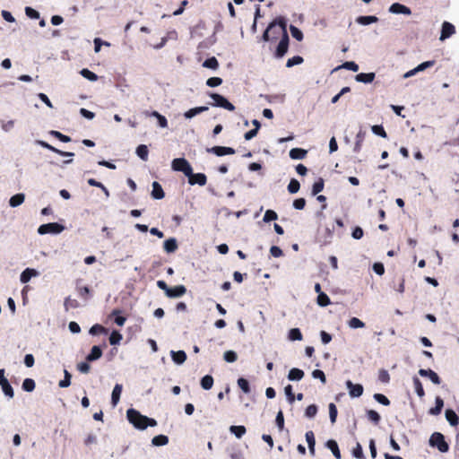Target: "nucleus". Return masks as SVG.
<instances>
[{"mask_svg":"<svg viewBox=\"0 0 459 459\" xmlns=\"http://www.w3.org/2000/svg\"><path fill=\"white\" fill-rule=\"evenodd\" d=\"M284 33H288L287 22L284 17L280 16L268 25L263 33L262 39L264 41H274L280 37H283Z\"/></svg>","mask_w":459,"mask_h":459,"instance_id":"obj_1","label":"nucleus"},{"mask_svg":"<svg viewBox=\"0 0 459 459\" xmlns=\"http://www.w3.org/2000/svg\"><path fill=\"white\" fill-rule=\"evenodd\" d=\"M126 417L128 421L138 429H145L148 426L155 427L157 425V421L154 419L148 418L141 414L135 409H128L126 411Z\"/></svg>","mask_w":459,"mask_h":459,"instance_id":"obj_2","label":"nucleus"},{"mask_svg":"<svg viewBox=\"0 0 459 459\" xmlns=\"http://www.w3.org/2000/svg\"><path fill=\"white\" fill-rule=\"evenodd\" d=\"M429 445L437 447L439 452L446 453L449 450V445L445 440V437L440 432H434L429 438Z\"/></svg>","mask_w":459,"mask_h":459,"instance_id":"obj_3","label":"nucleus"},{"mask_svg":"<svg viewBox=\"0 0 459 459\" xmlns=\"http://www.w3.org/2000/svg\"><path fill=\"white\" fill-rule=\"evenodd\" d=\"M209 96L213 100V102L211 103L212 106L223 108L229 111L235 110V106L232 103H230L226 98H224L222 95L212 92V93H210Z\"/></svg>","mask_w":459,"mask_h":459,"instance_id":"obj_4","label":"nucleus"},{"mask_svg":"<svg viewBox=\"0 0 459 459\" xmlns=\"http://www.w3.org/2000/svg\"><path fill=\"white\" fill-rule=\"evenodd\" d=\"M172 169L176 171L183 172L186 176L190 175L192 167L184 158H176L172 160Z\"/></svg>","mask_w":459,"mask_h":459,"instance_id":"obj_5","label":"nucleus"},{"mask_svg":"<svg viewBox=\"0 0 459 459\" xmlns=\"http://www.w3.org/2000/svg\"><path fill=\"white\" fill-rule=\"evenodd\" d=\"M64 230V226L57 222H50L42 224L39 227L38 232L40 235L53 233L58 234Z\"/></svg>","mask_w":459,"mask_h":459,"instance_id":"obj_6","label":"nucleus"},{"mask_svg":"<svg viewBox=\"0 0 459 459\" xmlns=\"http://www.w3.org/2000/svg\"><path fill=\"white\" fill-rule=\"evenodd\" d=\"M290 38L288 33H284L283 37L281 38L280 42L274 52L276 58H281L285 56L289 48Z\"/></svg>","mask_w":459,"mask_h":459,"instance_id":"obj_7","label":"nucleus"},{"mask_svg":"<svg viewBox=\"0 0 459 459\" xmlns=\"http://www.w3.org/2000/svg\"><path fill=\"white\" fill-rule=\"evenodd\" d=\"M188 178V183L190 185H199L204 186L207 182V178L204 173H193V169L191 170L190 175L186 176Z\"/></svg>","mask_w":459,"mask_h":459,"instance_id":"obj_8","label":"nucleus"},{"mask_svg":"<svg viewBox=\"0 0 459 459\" xmlns=\"http://www.w3.org/2000/svg\"><path fill=\"white\" fill-rule=\"evenodd\" d=\"M207 152L217 156L232 155L236 152L233 148L224 146H213L212 148H208Z\"/></svg>","mask_w":459,"mask_h":459,"instance_id":"obj_9","label":"nucleus"},{"mask_svg":"<svg viewBox=\"0 0 459 459\" xmlns=\"http://www.w3.org/2000/svg\"><path fill=\"white\" fill-rule=\"evenodd\" d=\"M455 33V26L448 22H444L442 24L441 34H440L439 39L443 41V40L448 39L449 37H451Z\"/></svg>","mask_w":459,"mask_h":459,"instance_id":"obj_10","label":"nucleus"},{"mask_svg":"<svg viewBox=\"0 0 459 459\" xmlns=\"http://www.w3.org/2000/svg\"><path fill=\"white\" fill-rule=\"evenodd\" d=\"M346 386L351 397H359L363 394V386L360 384H353L351 380H347Z\"/></svg>","mask_w":459,"mask_h":459,"instance_id":"obj_11","label":"nucleus"},{"mask_svg":"<svg viewBox=\"0 0 459 459\" xmlns=\"http://www.w3.org/2000/svg\"><path fill=\"white\" fill-rule=\"evenodd\" d=\"M186 292V288L184 285H178L173 288H169L167 296L169 298H178L185 295Z\"/></svg>","mask_w":459,"mask_h":459,"instance_id":"obj_12","label":"nucleus"},{"mask_svg":"<svg viewBox=\"0 0 459 459\" xmlns=\"http://www.w3.org/2000/svg\"><path fill=\"white\" fill-rule=\"evenodd\" d=\"M419 374L421 376V377H428L431 381L432 383H434L435 385H439L441 380H440V377H438V375L433 371L432 369H420L419 370Z\"/></svg>","mask_w":459,"mask_h":459,"instance_id":"obj_13","label":"nucleus"},{"mask_svg":"<svg viewBox=\"0 0 459 459\" xmlns=\"http://www.w3.org/2000/svg\"><path fill=\"white\" fill-rule=\"evenodd\" d=\"M367 135L366 131L360 129L356 134L355 143L353 147V152L359 153L361 151L363 142Z\"/></svg>","mask_w":459,"mask_h":459,"instance_id":"obj_14","label":"nucleus"},{"mask_svg":"<svg viewBox=\"0 0 459 459\" xmlns=\"http://www.w3.org/2000/svg\"><path fill=\"white\" fill-rule=\"evenodd\" d=\"M389 12L393 13H403L406 15H410L411 13L409 7L399 3L393 4L389 8Z\"/></svg>","mask_w":459,"mask_h":459,"instance_id":"obj_15","label":"nucleus"},{"mask_svg":"<svg viewBox=\"0 0 459 459\" xmlns=\"http://www.w3.org/2000/svg\"><path fill=\"white\" fill-rule=\"evenodd\" d=\"M0 385L2 387L4 394L7 397L13 398L14 396L13 389L5 377H3L2 379H0Z\"/></svg>","mask_w":459,"mask_h":459,"instance_id":"obj_16","label":"nucleus"},{"mask_svg":"<svg viewBox=\"0 0 459 459\" xmlns=\"http://www.w3.org/2000/svg\"><path fill=\"white\" fill-rule=\"evenodd\" d=\"M165 194L164 191L160 186V184L157 181H154L152 183V196L154 199H162L164 197Z\"/></svg>","mask_w":459,"mask_h":459,"instance_id":"obj_17","label":"nucleus"},{"mask_svg":"<svg viewBox=\"0 0 459 459\" xmlns=\"http://www.w3.org/2000/svg\"><path fill=\"white\" fill-rule=\"evenodd\" d=\"M445 415H446V420L450 423L451 426L455 427L459 424V417L457 416L455 411H453L452 409H447L446 411Z\"/></svg>","mask_w":459,"mask_h":459,"instance_id":"obj_18","label":"nucleus"},{"mask_svg":"<svg viewBox=\"0 0 459 459\" xmlns=\"http://www.w3.org/2000/svg\"><path fill=\"white\" fill-rule=\"evenodd\" d=\"M39 273L35 269L26 268L21 274L20 280L22 283L28 282L31 277L37 276Z\"/></svg>","mask_w":459,"mask_h":459,"instance_id":"obj_19","label":"nucleus"},{"mask_svg":"<svg viewBox=\"0 0 459 459\" xmlns=\"http://www.w3.org/2000/svg\"><path fill=\"white\" fill-rule=\"evenodd\" d=\"M375 76H376L375 73H368V74L360 73L355 76V79L357 82H359L370 83L374 81Z\"/></svg>","mask_w":459,"mask_h":459,"instance_id":"obj_20","label":"nucleus"},{"mask_svg":"<svg viewBox=\"0 0 459 459\" xmlns=\"http://www.w3.org/2000/svg\"><path fill=\"white\" fill-rule=\"evenodd\" d=\"M102 356V351L99 346H93L91 352L87 355V361H94L99 359Z\"/></svg>","mask_w":459,"mask_h":459,"instance_id":"obj_21","label":"nucleus"},{"mask_svg":"<svg viewBox=\"0 0 459 459\" xmlns=\"http://www.w3.org/2000/svg\"><path fill=\"white\" fill-rule=\"evenodd\" d=\"M122 389H123V386L120 384H117L114 386V389H113L112 394H111V403L114 406H116L117 404V403L119 402Z\"/></svg>","mask_w":459,"mask_h":459,"instance_id":"obj_22","label":"nucleus"},{"mask_svg":"<svg viewBox=\"0 0 459 459\" xmlns=\"http://www.w3.org/2000/svg\"><path fill=\"white\" fill-rule=\"evenodd\" d=\"M303 377H304V371L299 368H291L288 374V378L290 381H299V380L302 379Z\"/></svg>","mask_w":459,"mask_h":459,"instance_id":"obj_23","label":"nucleus"},{"mask_svg":"<svg viewBox=\"0 0 459 459\" xmlns=\"http://www.w3.org/2000/svg\"><path fill=\"white\" fill-rule=\"evenodd\" d=\"M435 407L429 410V414L431 415H438L441 413V411L444 407V401L440 396H437L435 399Z\"/></svg>","mask_w":459,"mask_h":459,"instance_id":"obj_24","label":"nucleus"},{"mask_svg":"<svg viewBox=\"0 0 459 459\" xmlns=\"http://www.w3.org/2000/svg\"><path fill=\"white\" fill-rule=\"evenodd\" d=\"M164 250L167 253H174L178 249V243L176 238H170L164 241Z\"/></svg>","mask_w":459,"mask_h":459,"instance_id":"obj_25","label":"nucleus"},{"mask_svg":"<svg viewBox=\"0 0 459 459\" xmlns=\"http://www.w3.org/2000/svg\"><path fill=\"white\" fill-rule=\"evenodd\" d=\"M326 446L332 451L336 459H341V452L335 440L330 439L326 442Z\"/></svg>","mask_w":459,"mask_h":459,"instance_id":"obj_26","label":"nucleus"},{"mask_svg":"<svg viewBox=\"0 0 459 459\" xmlns=\"http://www.w3.org/2000/svg\"><path fill=\"white\" fill-rule=\"evenodd\" d=\"M171 358L177 364H183L186 359V354L184 351H171Z\"/></svg>","mask_w":459,"mask_h":459,"instance_id":"obj_27","label":"nucleus"},{"mask_svg":"<svg viewBox=\"0 0 459 459\" xmlns=\"http://www.w3.org/2000/svg\"><path fill=\"white\" fill-rule=\"evenodd\" d=\"M307 151L301 148H293L290 151V157L293 160L304 159L307 155Z\"/></svg>","mask_w":459,"mask_h":459,"instance_id":"obj_28","label":"nucleus"},{"mask_svg":"<svg viewBox=\"0 0 459 459\" xmlns=\"http://www.w3.org/2000/svg\"><path fill=\"white\" fill-rule=\"evenodd\" d=\"M121 313L122 311L120 309H114L109 316L110 317L115 316L114 322L118 326H123L126 321V317L120 316Z\"/></svg>","mask_w":459,"mask_h":459,"instance_id":"obj_29","label":"nucleus"},{"mask_svg":"<svg viewBox=\"0 0 459 459\" xmlns=\"http://www.w3.org/2000/svg\"><path fill=\"white\" fill-rule=\"evenodd\" d=\"M76 290H77L78 295L82 299H83L85 300L90 299V297H91V290H90V288L88 286H81L77 282V284H76Z\"/></svg>","mask_w":459,"mask_h":459,"instance_id":"obj_30","label":"nucleus"},{"mask_svg":"<svg viewBox=\"0 0 459 459\" xmlns=\"http://www.w3.org/2000/svg\"><path fill=\"white\" fill-rule=\"evenodd\" d=\"M25 200L24 194H16L13 195L9 200V204L12 207H17L21 205Z\"/></svg>","mask_w":459,"mask_h":459,"instance_id":"obj_31","label":"nucleus"},{"mask_svg":"<svg viewBox=\"0 0 459 459\" xmlns=\"http://www.w3.org/2000/svg\"><path fill=\"white\" fill-rule=\"evenodd\" d=\"M377 21H378L377 17V16H373V15H368V16H359V17L356 19V22H357L359 24H361V25H368V24H371V23L377 22Z\"/></svg>","mask_w":459,"mask_h":459,"instance_id":"obj_32","label":"nucleus"},{"mask_svg":"<svg viewBox=\"0 0 459 459\" xmlns=\"http://www.w3.org/2000/svg\"><path fill=\"white\" fill-rule=\"evenodd\" d=\"M207 109H208L207 107L193 108H190L189 110H187L186 112H185L184 116L186 118H192L195 116L201 114L202 112L206 111Z\"/></svg>","mask_w":459,"mask_h":459,"instance_id":"obj_33","label":"nucleus"},{"mask_svg":"<svg viewBox=\"0 0 459 459\" xmlns=\"http://www.w3.org/2000/svg\"><path fill=\"white\" fill-rule=\"evenodd\" d=\"M136 154L138 155V157L141 160L146 161L148 160V155H149L148 147L144 144H140L136 148Z\"/></svg>","mask_w":459,"mask_h":459,"instance_id":"obj_34","label":"nucleus"},{"mask_svg":"<svg viewBox=\"0 0 459 459\" xmlns=\"http://www.w3.org/2000/svg\"><path fill=\"white\" fill-rule=\"evenodd\" d=\"M152 443L156 446H165L169 443V437L165 435H158L152 438Z\"/></svg>","mask_w":459,"mask_h":459,"instance_id":"obj_35","label":"nucleus"},{"mask_svg":"<svg viewBox=\"0 0 459 459\" xmlns=\"http://www.w3.org/2000/svg\"><path fill=\"white\" fill-rule=\"evenodd\" d=\"M213 385V377L210 375H206L201 379V386L204 390H210Z\"/></svg>","mask_w":459,"mask_h":459,"instance_id":"obj_36","label":"nucleus"},{"mask_svg":"<svg viewBox=\"0 0 459 459\" xmlns=\"http://www.w3.org/2000/svg\"><path fill=\"white\" fill-rule=\"evenodd\" d=\"M325 186V181L322 178H319L317 181H316L312 186V195H316L321 191H323Z\"/></svg>","mask_w":459,"mask_h":459,"instance_id":"obj_37","label":"nucleus"},{"mask_svg":"<svg viewBox=\"0 0 459 459\" xmlns=\"http://www.w3.org/2000/svg\"><path fill=\"white\" fill-rule=\"evenodd\" d=\"M80 304L75 299H72L71 297H67L65 299L64 307L66 311H68L71 308H77L79 307Z\"/></svg>","mask_w":459,"mask_h":459,"instance_id":"obj_38","label":"nucleus"},{"mask_svg":"<svg viewBox=\"0 0 459 459\" xmlns=\"http://www.w3.org/2000/svg\"><path fill=\"white\" fill-rule=\"evenodd\" d=\"M230 431L234 434L238 438L242 437L243 435L246 434L247 429L245 426H231L230 428Z\"/></svg>","mask_w":459,"mask_h":459,"instance_id":"obj_39","label":"nucleus"},{"mask_svg":"<svg viewBox=\"0 0 459 459\" xmlns=\"http://www.w3.org/2000/svg\"><path fill=\"white\" fill-rule=\"evenodd\" d=\"M368 419L372 421L375 425H377L380 422L381 417L379 413L374 410L367 411Z\"/></svg>","mask_w":459,"mask_h":459,"instance_id":"obj_40","label":"nucleus"},{"mask_svg":"<svg viewBox=\"0 0 459 459\" xmlns=\"http://www.w3.org/2000/svg\"><path fill=\"white\" fill-rule=\"evenodd\" d=\"M108 331L107 328H105L103 325H99V324L92 325L89 331V333L92 335L100 334V333L106 334V333H108Z\"/></svg>","mask_w":459,"mask_h":459,"instance_id":"obj_41","label":"nucleus"},{"mask_svg":"<svg viewBox=\"0 0 459 459\" xmlns=\"http://www.w3.org/2000/svg\"><path fill=\"white\" fill-rule=\"evenodd\" d=\"M413 385H414V388H415V391H416L418 396L420 398L424 397L425 391L423 389L420 380L418 377H413Z\"/></svg>","mask_w":459,"mask_h":459,"instance_id":"obj_42","label":"nucleus"},{"mask_svg":"<svg viewBox=\"0 0 459 459\" xmlns=\"http://www.w3.org/2000/svg\"><path fill=\"white\" fill-rule=\"evenodd\" d=\"M316 302L320 307H326L331 303L329 297L325 292H320L317 295Z\"/></svg>","mask_w":459,"mask_h":459,"instance_id":"obj_43","label":"nucleus"},{"mask_svg":"<svg viewBox=\"0 0 459 459\" xmlns=\"http://www.w3.org/2000/svg\"><path fill=\"white\" fill-rule=\"evenodd\" d=\"M303 338L302 333L299 328H292L289 332V339L290 341H301Z\"/></svg>","mask_w":459,"mask_h":459,"instance_id":"obj_44","label":"nucleus"},{"mask_svg":"<svg viewBox=\"0 0 459 459\" xmlns=\"http://www.w3.org/2000/svg\"><path fill=\"white\" fill-rule=\"evenodd\" d=\"M35 385V381L32 378H26L23 380L22 387L26 392H32Z\"/></svg>","mask_w":459,"mask_h":459,"instance_id":"obj_45","label":"nucleus"},{"mask_svg":"<svg viewBox=\"0 0 459 459\" xmlns=\"http://www.w3.org/2000/svg\"><path fill=\"white\" fill-rule=\"evenodd\" d=\"M203 65L204 67H206V68H210V69L215 70V69H217L219 67V62H218V60L214 56H212V57H210V58H207L204 62Z\"/></svg>","mask_w":459,"mask_h":459,"instance_id":"obj_46","label":"nucleus"},{"mask_svg":"<svg viewBox=\"0 0 459 459\" xmlns=\"http://www.w3.org/2000/svg\"><path fill=\"white\" fill-rule=\"evenodd\" d=\"M238 385L245 394H248L251 391L248 381L244 377L238 379Z\"/></svg>","mask_w":459,"mask_h":459,"instance_id":"obj_47","label":"nucleus"},{"mask_svg":"<svg viewBox=\"0 0 459 459\" xmlns=\"http://www.w3.org/2000/svg\"><path fill=\"white\" fill-rule=\"evenodd\" d=\"M49 134L54 136L55 138L58 139L59 141L63 143H69L71 142V137L65 134H63L59 131L52 130L49 132Z\"/></svg>","mask_w":459,"mask_h":459,"instance_id":"obj_48","label":"nucleus"},{"mask_svg":"<svg viewBox=\"0 0 459 459\" xmlns=\"http://www.w3.org/2000/svg\"><path fill=\"white\" fill-rule=\"evenodd\" d=\"M80 74L86 79L91 82H95L98 80V75L94 74L93 72L90 71L87 68H83Z\"/></svg>","mask_w":459,"mask_h":459,"instance_id":"obj_49","label":"nucleus"},{"mask_svg":"<svg viewBox=\"0 0 459 459\" xmlns=\"http://www.w3.org/2000/svg\"><path fill=\"white\" fill-rule=\"evenodd\" d=\"M299 188H300L299 182L295 178L290 179V181L288 185V191L290 194H295L299 190Z\"/></svg>","mask_w":459,"mask_h":459,"instance_id":"obj_50","label":"nucleus"},{"mask_svg":"<svg viewBox=\"0 0 459 459\" xmlns=\"http://www.w3.org/2000/svg\"><path fill=\"white\" fill-rule=\"evenodd\" d=\"M64 375V379L58 384L61 388L68 387L71 385V374L65 369Z\"/></svg>","mask_w":459,"mask_h":459,"instance_id":"obj_51","label":"nucleus"},{"mask_svg":"<svg viewBox=\"0 0 459 459\" xmlns=\"http://www.w3.org/2000/svg\"><path fill=\"white\" fill-rule=\"evenodd\" d=\"M122 338V334L119 332L113 331L109 336V343L111 345L118 344Z\"/></svg>","mask_w":459,"mask_h":459,"instance_id":"obj_52","label":"nucleus"},{"mask_svg":"<svg viewBox=\"0 0 459 459\" xmlns=\"http://www.w3.org/2000/svg\"><path fill=\"white\" fill-rule=\"evenodd\" d=\"M337 408L334 403H331L329 404V417L332 424H334L337 419Z\"/></svg>","mask_w":459,"mask_h":459,"instance_id":"obj_53","label":"nucleus"},{"mask_svg":"<svg viewBox=\"0 0 459 459\" xmlns=\"http://www.w3.org/2000/svg\"><path fill=\"white\" fill-rule=\"evenodd\" d=\"M290 30L294 39H296L299 41H301L303 39V33L299 28H297L294 25H290Z\"/></svg>","mask_w":459,"mask_h":459,"instance_id":"obj_54","label":"nucleus"},{"mask_svg":"<svg viewBox=\"0 0 459 459\" xmlns=\"http://www.w3.org/2000/svg\"><path fill=\"white\" fill-rule=\"evenodd\" d=\"M348 325L351 328H363L365 326V324L359 318L357 317H351L349 322H348Z\"/></svg>","mask_w":459,"mask_h":459,"instance_id":"obj_55","label":"nucleus"},{"mask_svg":"<svg viewBox=\"0 0 459 459\" xmlns=\"http://www.w3.org/2000/svg\"><path fill=\"white\" fill-rule=\"evenodd\" d=\"M304 61L303 57L300 56H295L291 58H289L287 63H286V66L287 67H292L296 65H300L302 64Z\"/></svg>","mask_w":459,"mask_h":459,"instance_id":"obj_56","label":"nucleus"},{"mask_svg":"<svg viewBox=\"0 0 459 459\" xmlns=\"http://www.w3.org/2000/svg\"><path fill=\"white\" fill-rule=\"evenodd\" d=\"M278 219V214L273 210H267L264 216V222H270Z\"/></svg>","mask_w":459,"mask_h":459,"instance_id":"obj_57","label":"nucleus"},{"mask_svg":"<svg viewBox=\"0 0 459 459\" xmlns=\"http://www.w3.org/2000/svg\"><path fill=\"white\" fill-rule=\"evenodd\" d=\"M152 116H153V117H157V119H158V123H159V126H160V127L165 128V127H167V126H168V120H167V118H166L164 116L160 115V114L159 112H157V111H153V112H152Z\"/></svg>","mask_w":459,"mask_h":459,"instance_id":"obj_58","label":"nucleus"},{"mask_svg":"<svg viewBox=\"0 0 459 459\" xmlns=\"http://www.w3.org/2000/svg\"><path fill=\"white\" fill-rule=\"evenodd\" d=\"M223 358L227 362L232 363L238 359V355L233 351H227L224 352Z\"/></svg>","mask_w":459,"mask_h":459,"instance_id":"obj_59","label":"nucleus"},{"mask_svg":"<svg viewBox=\"0 0 459 459\" xmlns=\"http://www.w3.org/2000/svg\"><path fill=\"white\" fill-rule=\"evenodd\" d=\"M371 130L377 135H379V136H381L383 138H386L387 137L386 132H385V128L382 126H379V125L373 126L371 127Z\"/></svg>","mask_w":459,"mask_h":459,"instance_id":"obj_60","label":"nucleus"},{"mask_svg":"<svg viewBox=\"0 0 459 459\" xmlns=\"http://www.w3.org/2000/svg\"><path fill=\"white\" fill-rule=\"evenodd\" d=\"M374 399L383 405L388 406L390 404L389 399L382 394H375Z\"/></svg>","mask_w":459,"mask_h":459,"instance_id":"obj_61","label":"nucleus"},{"mask_svg":"<svg viewBox=\"0 0 459 459\" xmlns=\"http://www.w3.org/2000/svg\"><path fill=\"white\" fill-rule=\"evenodd\" d=\"M378 380L382 383H388L390 381V375L387 370L380 369L378 372Z\"/></svg>","mask_w":459,"mask_h":459,"instance_id":"obj_62","label":"nucleus"},{"mask_svg":"<svg viewBox=\"0 0 459 459\" xmlns=\"http://www.w3.org/2000/svg\"><path fill=\"white\" fill-rule=\"evenodd\" d=\"M317 413V406L316 404H310L307 407L305 414L308 418H313Z\"/></svg>","mask_w":459,"mask_h":459,"instance_id":"obj_63","label":"nucleus"},{"mask_svg":"<svg viewBox=\"0 0 459 459\" xmlns=\"http://www.w3.org/2000/svg\"><path fill=\"white\" fill-rule=\"evenodd\" d=\"M222 83V79L220 77H211L206 81L209 87H217Z\"/></svg>","mask_w":459,"mask_h":459,"instance_id":"obj_64","label":"nucleus"}]
</instances>
